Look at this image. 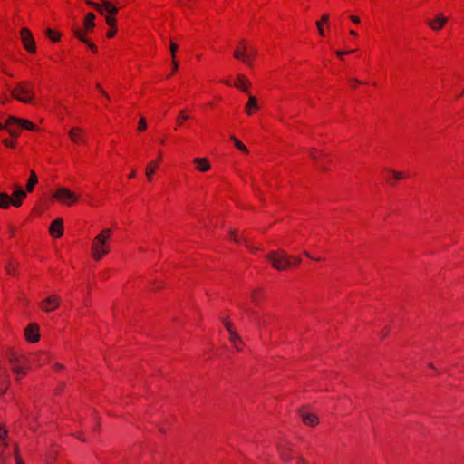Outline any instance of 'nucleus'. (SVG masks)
<instances>
[{"label": "nucleus", "instance_id": "nucleus-37", "mask_svg": "<svg viewBox=\"0 0 464 464\" xmlns=\"http://www.w3.org/2000/svg\"><path fill=\"white\" fill-rule=\"evenodd\" d=\"M353 52H354L353 50H349V51H337V52H336V54H337L339 57H343L344 54L352 53H353Z\"/></svg>", "mask_w": 464, "mask_h": 464}, {"label": "nucleus", "instance_id": "nucleus-43", "mask_svg": "<svg viewBox=\"0 0 464 464\" xmlns=\"http://www.w3.org/2000/svg\"><path fill=\"white\" fill-rule=\"evenodd\" d=\"M96 87L102 93V95H104L107 99L109 98L107 92L102 89V87L99 83L96 85Z\"/></svg>", "mask_w": 464, "mask_h": 464}, {"label": "nucleus", "instance_id": "nucleus-2", "mask_svg": "<svg viewBox=\"0 0 464 464\" xmlns=\"http://www.w3.org/2000/svg\"><path fill=\"white\" fill-rule=\"evenodd\" d=\"M110 237L111 229L105 228L94 237L92 246V255L95 260H101L105 255L109 253L107 240Z\"/></svg>", "mask_w": 464, "mask_h": 464}, {"label": "nucleus", "instance_id": "nucleus-18", "mask_svg": "<svg viewBox=\"0 0 464 464\" xmlns=\"http://www.w3.org/2000/svg\"><path fill=\"white\" fill-rule=\"evenodd\" d=\"M69 136L72 142L79 143V142H84L83 139V130L78 127L72 128L69 130Z\"/></svg>", "mask_w": 464, "mask_h": 464}, {"label": "nucleus", "instance_id": "nucleus-31", "mask_svg": "<svg viewBox=\"0 0 464 464\" xmlns=\"http://www.w3.org/2000/svg\"><path fill=\"white\" fill-rule=\"evenodd\" d=\"M113 14H110L106 16V23L107 24L111 27V28H115L116 26V20L115 18L112 16Z\"/></svg>", "mask_w": 464, "mask_h": 464}, {"label": "nucleus", "instance_id": "nucleus-56", "mask_svg": "<svg viewBox=\"0 0 464 464\" xmlns=\"http://www.w3.org/2000/svg\"><path fill=\"white\" fill-rule=\"evenodd\" d=\"M225 83H226L227 85H230V84H231V83H230L229 82H227V81H226V82H225Z\"/></svg>", "mask_w": 464, "mask_h": 464}, {"label": "nucleus", "instance_id": "nucleus-4", "mask_svg": "<svg viewBox=\"0 0 464 464\" xmlns=\"http://www.w3.org/2000/svg\"><path fill=\"white\" fill-rule=\"evenodd\" d=\"M241 47L236 48L234 51V57L242 60L248 66H252V60L257 54V51L249 47L245 40L240 42Z\"/></svg>", "mask_w": 464, "mask_h": 464}, {"label": "nucleus", "instance_id": "nucleus-11", "mask_svg": "<svg viewBox=\"0 0 464 464\" xmlns=\"http://www.w3.org/2000/svg\"><path fill=\"white\" fill-rule=\"evenodd\" d=\"M277 450L280 455V458L285 461L288 462L292 459L291 452L293 450V444L286 440H283L277 443Z\"/></svg>", "mask_w": 464, "mask_h": 464}, {"label": "nucleus", "instance_id": "nucleus-45", "mask_svg": "<svg viewBox=\"0 0 464 464\" xmlns=\"http://www.w3.org/2000/svg\"><path fill=\"white\" fill-rule=\"evenodd\" d=\"M231 235H232V239L235 241V242H239V238L235 235V232H231Z\"/></svg>", "mask_w": 464, "mask_h": 464}, {"label": "nucleus", "instance_id": "nucleus-41", "mask_svg": "<svg viewBox=\"0 0 464 464\" xmlns=\"http://www.w3.org/2000/svg\"><path fill=\"white\" fill-rule=\"evenodd\" d=\"M4 144L7 147H14V141H11V140H3Z\"/></svg>", "mask_w": 464, "mask_h": 464}, {"label": "nucleus", "instance_id": "nucleus-15", "mask_svg": "<svg viewBox=\"0 0 464 464\" xmlns=\"http://www.w3.org/2000/svg\"><path fill=\"white\" fill-rule=\"evenodd\" d=\"M448 19L442 14H437L435 19L427 20V24L434 31L440 30L447 23Z\"/></svg>", "mask_w": 464, "mask_h": 464}, {"label": "nucleus", "instance_id": "nucleus-16", "mask_svg": "<svg viewBox=\"0 0 464 464\" xmlns=\"http://www.w3.org/2000/svg\"><path fill=\"white\" fill-rule=\"evenodd\" d=\"M50 234L59 238L63 236V223L62 218H56L54 221L52 222L50 228H49Z\"/></svg>", "mask_w": 464, "mask_h": 464}, {"label": "nucleus", "instance_id": "nucleus-39", "mask_svg": "<svg viewBox=\"0 0 464 464\" xmlns=\"http://www.w3.org/2000/svg\"><path fill=\"white\" fill-rule=\"evenodd\" d=\"M252 300L257 304L258 301H259V296H258V294L256 291H255L253 294H252Z\"/></svg>", "mask_w": 464, "mask_h": 464}, {"label": "nucleus", "instance_id": "nucleus-35", "mask_svg": "<svg viewBox=\"0 0 464 464\" xmlns=\"http://www.w3.org/2000/svg\"><path fill=\"white\" fill-rule=\"evenodd\" d=\"M169 50L171 53L172 59H175V53L178 50V45L175 43L171 42L169 45Z\"/></svg>", "mask_w": 464, "mask_h": 464}, {"label": "nucleus", "instance_id": "nucleus-58", "mask_svg": "<svg viewBox=\"0 0 464 464\" xmlns=\"http://www.w3.org/2000/svg\"><path fill=\"white\" fill-rule=\"evenodd\" d=\"M57 368H62V365L56 364Z\"/></svg>", "mask_w": 464, "mask_h": 464}, {"label": "nucleus", "instance_id": "nucleus-30", "mask_svg": "<svg viewBox=\"0 0 464 464\" xmlns=\"http://www.w3.org/2000/svg\"><path fill=\"white\" fill-rule=\"evenodd\" d=\"M45 33L47 37L53 43H57L60 40L61 35L59 33L54 32L52 29H47Z\"/></svg>", "mask_w": 464, "mask_h": 464}, {"label": "nucleus", "instance_id": "nucleus-38", "mask_svg": "<svg viewBox=\"0 0 464 464\" xmlns=\"http://www.w3.org/2000/svg\"><path fill=\"white\" fill-rule=\"evenodd\" d=\"M223 324L227 331L232 330V324L228 320L223 319Z\"/></svg>", "mask_w": 464, "mask_h": 464}, {"label": "nucleus", "instance_id": "nucleus-6", "mask_svg": "<svg viewBox=\"0 0 464 464\" xmlns=\"http://www.w3.org/2000/svg\"><path fill=\"white\" fill-rule=\"evenodd\" d=\"M9 362L14 373L17 375L29 373V366L26 364L23 356L12 353L9 356Z\"/></svg>", "mask_w": 464, "mask_h": 464}, {"label": "nucleus", "instance_id": "nucleus-14", "mask_svg": "<svg viewBox=\"0 0 464 464\" xmlns=\"http://www.w3.org/2000/svg\"><path fill=\"white\" fill-rule=\"evenodd\" d=\"M24 334L27 341L36 343L40 339L39 326L36 324H30L24 330Z\"/></svg>", "mask_w": 464, "mask_h": 464}, {"label": "nucleus", "instance_id": "nucleus-9", "mask_svg": "<svg viewBox=\"0 0 464 464\" xmlns=\"http://www.w3.org/2000/svg\"><path fill=\"white\" fill-rule=\"evenodd\" d=\"M20 39L23 43L24 49L29 53H35L36 45L34 42V38L28 28H23L20 31Z\"/></svg>", "mask_w": 464, "mask_h": 464}, {"label": "nucleus", "instance_id": "nucleus-28", "mask_svg": "<svg viewBox=\"0 0 464 464\" xmlns=\"http://www.w3.org/2000/svg\"><path fill=\"white\" fill-rule=\"evenodd\" d=\"M4 129H6L11 136L17 137L19 134L18 127L16 124H8L7 121L5 122V125L4 126Z\"/></svg>", "mask_w": 464, "mask_h": 464}, {"label": "nucleus", "instance_id": "nucleus-21", "mask_svg": "<svg viewBox=\"0 0 464 464\" xmlns=\"http://www.w3.org/2000/svg\"><path fill=\"white\" fill-rule=\"evenodd\" d=\"M259 108L256 98L255 96L249 95L248 102L246 105V112L248 115H252L253 110H257Z\"/></svg>", "mask_w": 464, "mask_h": 464}, {"label": "nucleus", "instance_id": "nucleus-29", "mask_svg": "<svg viewBox=\"0 0 464 464\" xmlns=\"http://www.w3.org/2000/svg\"><path fill=\"white\" fill-rule=\"evenodd\" d=\"M230 139L234 142V145L236 146L237 149H238L239 150H241L245 153L248 152L247 148L238 139H237L233 135L230 136Z\"/></svg>", "mask_w": 464, "mask_h": 464}, {"label": "nucleus", "instance_id": "nucleus-10", "mask_svg": "<svg viewBox=\"0 0 464 464\" xmlns=\"http://www.w3.org/2000/svg\"><path fill=\"white\" fill-rule=\"evenodd\" d=\"M60 302V297L57 295H51L40 302L39 306L43 311L49 313L57 309Z\"/></svg>", "mask_w": 464, "mask_h": 464}, {"label": "nucleus", "instance_id": "nucleus-26", "mask_svg": "<svg viewBox=\"0 0 464 464\" xmlns=\"http://www.w3.org/2000/svg\"><path fill=\"white\" fill-rule=\"evenodd\" d=\"M228 332L230 342L233 343L234 346H237V343H243L241 337L238 335L237 332H235L233 329Z\"/></svg>", "mask_w": 464, "mask_h": 464}, {"label": "nucleus", "instance_id": "nucleus-20", "mask_svg": "<svg viewBox=\"0 0 464 464\" xmlns=\"http://www.w3.org/2000/svg\"><path fill=\"white\" fill-rule=\"evenodd\" d=\"M95 14L93 13H88L83 20V26L86 32H92L95 26L94 23Z\"/></svg>", "mask_w": 464, "mask_h": 464}, {"label": "nucleus", "instance_id": "nucleus-42", "mask_svg": "<svg viewBox=\"0 0 464 464\" xmlns=\"http://www.w3.org/2000/svg\"><path fill=\"white\" fill-rule=\"evenodd\" d=\"M179 68V63L175 59H172V71L175 72Z\"/></svg>", "mask_w": 464, "mask_h": 464}, {"label": "nucleus", "instance_id": "nucleus-46", "mask_svg": "<svg viewBox=\"0 0 464 464\" xmlns=\"http://www.w3.org/2000/svg\"><path fill=\"white\" fill-rule=\"evenodd\" d=\"M298 464H305V460L304 458H298Z\"/></svg>", "mask_w": 464, "mask_h": 464}, {"label": "nucleus", "instance_id": "nucleus-57", "mask_svg": "<svg viewBox=\"0 0 464 464\" xmlns=\"http://www.w3.org/2000/svg\"><path fill=\"white\" fill-rule=\"evenodd\" d=\"M1 129H4V125H2V124L0 123V130H1Z\"/></svg>", "mask_w": 464, "mask_h": 464}, {"label": "nucleus", "instance_id": "nucleus-34", "mask_svg": "<svg viewBox=\"0 0 464 464\" xmlns=\"http://www.w3.org/2000/svg\"><path fill=\"white\" fill-rule=\"evenodd\" d=\"M14 455L15 462L18 461V460H22L21 458H20L19 447H18L17 444L14 445Z\"/></svg>", "mask_w": 464, "mask_h": 464}, {"label": "nucleus", "instance_id": "nucleus-24", "mask_svg": "<svg viewBox=\"0 0 464 464\" xmlns=\"http://www.w3.org/2000/svg\"><path fill=\"white\" fill-rule=\"evenodd\" d=\"M7 436L8 430L0 424V440L2 442L4 450H6V448L8 447Z\"/></svg>", "mask_w": 464, "mask_h": 464}, {"label": "nucleus", "instance_id": "nucleus-36", "mask_svg": "<svg viewBox=\"0 0 464 464\" xmlns=\"http://www.w3.org/2000/svg\"><path fill=\"white\" fill-rule=\"evenodd\" d=\"M147 127L146 120L144 118H140L139 121V130H144Z\"/></svg>", "mask_w": 464, "mask_h": 464}, {"label": "nucleus", "instance_id": "nucleus-40", "mask_svg": "<svg viewBox=\"0 0 464 464\" xmlns=\"http://www.w3.org/2000/svg\"><path fill=\"white\" fill-rule=\"evenodd\" d=\"M116 34V29L115 28H111V30L107 33V36L109 38H111L115 35Z\"/></svg>", "mask_w": 464, "mask_h": 464}, {"label": "nucleus", "instance_id": "nucleus-3", "mask_svg": "<svg viewBox=\"0 0 464 464\" xmlns=\"http://www.w3.org/2000/svg\"><path fill=\"white\" fill-rule=\"evenodd\" d=\"M13 97L22 102L29 103L34 99V88L31 83L21 82L11 90Z\"/></svg>", "mask_w": 464, "mask_h": 464}, {"label": "nucleus", "instance_id": "nucleus-51", "mask_svg": "<svg viewBox=\"0 0 464 464\" xmlns=\"http://www.w3.org/2000/svg\"><path fill=\"white\" fill-rule=\"evenodd\" d=\"M5 389H6V387H2V388L0 389V394H1V393H3V392H5Z\"/></svg>", "mask_w": 464, "mask_h": 464}, {"label": "nucleus", "instance_id": "nucleus-55", "mask_svg": "<svg viewBox=\"0 0 464 464\" xmlns=\"http://www.w3.org/2000/svg\"><path fill=\"white\" fill-rule=\"evenodd\" d=\"M13 269L7 268V273L12 274Z\"/></svg>", "mask_w": 464, "mask_h": 464}, {"label": "nucleus", "instance_id": "nucleus-7", "mask_svg": "<svg viewBox=\"0 0 464 464\" xmlns=\"http://www.w3.org/2000/svg\"><path fill=\"white\" fill-rule=\"evenodd\" d=\"M86 4L97 10L101 14H104L105 13L116 14L118 13V7L109 0H101V3L86 0Z\"/></svg>", "mask_w": 464, "mask_h": 464}, {"label": "nucleus", "instance_id": "nucleus-12", "mask_svg": "<svg viewBox=\"0 0 464 464\" xmlns=\"http://www.w3.org/2000/svg\"><path fill=\"white\" fill-rule=\"evenodd\" d=\"M298 414L301 417L304 424L306 426L314 427L319 423V418L317 415L306 411L304 409H299Z\"/></svg>", "mask_w": 464, "mask_h": 464}, {"label": "nucleus", "instance_id": "nucleus-5", "mask_svg": "<svg viewBox=\"0 0 464 464\" xmlns=\"http://www.w3.org/2000/svg\"><path fill=\"white\" fill-rule=\"evenodd\" d=\"M14 196L16 198L15 199H12L7 193L1 192L0 193V208H8L12 204L14 207H19L22 204V199L26 197V192L24 191L21 188H18Z\"/></svg>", "mask_w": 464, "mask_h": 464}, {"label": "nucleus", "instance_id": "nucleus-47", "mask_svg": "<svg viewBox=\"0 0 464 464\" xmlns=\"http://www.w3.org/2000/svg\"><path fill=\"white\" fill-rule=\"evenodd\" d=\"M243 343H237V346H234L237 351H240L241 350V345Z\"/></svg>", "mask_w": 464, "mask_h": 464}, {"label": "nucleus", "instance_id": "nucleus-49", "mask_svg": "<svg viewBox=\"0 0 464 464\" xmlns=\"http://www.w3.org/2000/svg\"><path fill=\"white\" fill-rule=\"evenodd\" d=\"M350 34H351L352 35H354V36H355V35H357L356 32H355V31H353V30H351V31H350Z\"/></svg>", "mask_w": 464, "mask_h": 464}, {"label": "nucleus", "instance_id": "nucleus-13", "mask_svg": "<svg viewBox=\"0 0 464 464\" xmlns=\"http://www.w3.org/2000/svg\"><path fill=\"white\" fill-rule=\"evenodd\" d=\"M7 123L16 124L18 128H23L29 130H35V126L29 121L24 119L16 118L14 116H11L7 119Z\"/></svg>", "mask_w": 464, "mask_h": 464}, {"label": "nucleus", "instance_id": "nucleus-1", "mask_svg": "<svg viewBox=\"0 0 464 464\" xmlns=\"http://www.w3.org/2000/svg\"><path fill=\"white\" fill-rule=\"evenodd\" d=\"M266 259L271 263L275 269L279 271L285 270L301 262V258L290 256L283 250L271 251L266 255Z\"/></svg>", "mask_w": 464, "mask_h": 464}, {"label": "nucleus", "instance_id": "nucleus-59", "mask_svg": "<svg viewBox=\"0 0 464 464\" xmlns=\"http://www.w3.org/2000/svg\"><path fill=\"white\" fill-rule=\"evenodd\" d=\"M183 0H179V3H181Z\"/></svg>", "mask_w": 464, "mask_h": 464}, {"label": "nucleus", "instance_id": "nucleus-23", "mask_svg": "<svg viewBox=\"0 0 464 464\" xmlns=\"http://www.w3.org/2000/svg\"><path fill=\"white\" fill-rule=\"evenodd\" d=\"M37 182H38V179H37L35 172L34 170H31L30 178L28 179V182L26 185L27 191L32 192L34 186L37 184Z\"/></svg>", "mask_w": 464, "mask_h": 464}, {"label": "nucleus", "instance_id": "nucleus-54", "mask_svg": "<svg viewBox=\"0 0 464 464\" xmlns=\"http://www.w3.org/2000/svg\"><path fill=\"white\" fill-rule=\"evenodd\" d=\"M15 464H24V463L23 462V460H18L15 462Z\"/></svg>", "mask_w": 464, "mask_h": 464}, {"label": "nucleus", "instance_id": "nucleus-53", "mask_svg": "<svg viewBox=\"0 0 464 464\" xmlns=\"http://www.w3.org/2000/svg\"><path fill=\"white\" fill-rule=\"evenodd\" d=\"M304 255H305L307 257L311 258V256H310V254H309L308 252H304Z\"/></svg>", "mask_w": 464, "mask_h": 464}, {"label": "nucleus", "instance_id": "nucleus-27", "mask_svg": "<svg viewBox=\"0 0 464 464\" xmlns=\"http://www.w3.org/2000/svg\"><path fill=\"white\" fill-rule=\"evenodd\" d=\"M328 20H329V16H328V14H324V15L322 16V20H321V21L316 22V27H317V29H318L319 34H320V35H322V36H324V28H323V26H324V24H323V23H327V22H328Z\"/></svg>", "mask_w": 464, "mask_h": 464}, {"label": "nucleus", "instance_id": "nucleus-25", "mask_svg": "<svg viewBox=\"0 0 464 464\" xmlns=\"http://www.w3.org/2000/svg\"><path fill=\"white\" fill-rule=\"evenodd\" d=\"M158 167V161L150 162L146 168V177L148 180H151L155 169Z\"/></svg>", "mask_w": 464, "mask_h": 464}, {"label": "nucleus", "instance_id": "nucleus-19", "mask_svg": "<svg viewBox=\"0 0 464 464\" xmlns=\"http://www.w3.org/2000/svg\"><path fill=\"white\" fill-rule=\"evenodd\" d=\"M193 162L195 163L197 169L201 172H206L211 168L208 160L206 158H195Z\"/></svg>", "mask_w": 464, "mask_h": 464}, {"label": "nucleus", "instance_id": "nucleus-50", "mask_svg": "<svg viewBox=\"0 0 464 464\" xmlns=\"http://www.w3.org/2000/svg\"><path fill=\"white\" fill-rule=\"evenodd\" d=\"M310 156H311L312 158H314V159L316 158V154H315V153H314V152H311V153H310Z\"/></svg>", "mask_w": 464, "mask_h": 464}, {"label": "nucleus", "instance_id": "nucleus-44", "mask_svg": "<svg viewBox=\"0 0 464 464\" xmlns=\"http://www.w3.org/2000/svg\"><path fill=\"white\" fill-rule=\"evenodd\" d=\"M350 19L355 23V24H359L360 23V18L358 16H355V15H351L350 16Z\"/></svg>", "mask_w": 464, "mask_h": 464}, {"label": "nucleus", "instance_id": "nucleus-17", "mask_svg": "<svg viewBox=\"0 0 464 464\" xmlns=\"http://www.w3.org/2000/svg\"><path fill=\"white\" fill-rule=\"evenodd\" d=\"M73 34L82 43L86 44L93 53L97 52V46L89 41V39L84 35L83 32L81 29L73 28Z\"/></svg>", "mask_w": 464, "mask_h": 464}, {"label": "nucleus", "instance_id": "nucleus-48", "mask_svg": "<svg viewBox=\"0 0 464 464\" xmlns=\"http://www.w3.org/2000/svg\"><path fill=\"white\" fill-rule=\"evenodd\" d=\"M135 176H136V171L133 169V170L130 172V176H129V177H130V179H132V178H134Z\"/></svg>", "mask_w": 464, "mask_h": 464}, {"label": "nucleus", "instance_id": "nucleus-52", "mask_svg": "<svg viewBox=\"0 0 464 464\" xmlns=\"http://www.w3.org/2000/svg\"><path fill=\"white\" fill-rule=\"evenodd\" d=\"M352 81H353V82H354L355 83H360V82H360L359 80H357V79H353V80H352Z\"/></svg>", "mask_w": 464, "mask_h": 464}, {"label": "nucleus", "instance_id": "nucleus-8", "mask_svg": "<svg viewBox=\"0 0 464 464\" xmlns=\"http://www.w3.org/2000/svg\"><path fill=\"white\" fill-rule=\"evenodd\" d=\"M53 197L66 205H71L78 200V197L66 188H59Z\"/></svg>", "mask_w": 464, "mask_h": 464}, {"label": "nucleus", "instance_id": "nucleus-33", "mask_svg": "<svg viewBox=\"0 0 464 464\" xmlns=\"http://www.w3.org/2000/svg\"><path fill=\"white\" fill-rule=\"evenodd\" d=\"M390 173L392 174L393 178L397 180H400L401 179H403L405 176L403 175L402 172H399V171H393V170H391V169H387Z\"/></svg>", "mask_w": 464, "mask_h": 464}, {"label": "nucleus", "instance_id": "nucleus-22", "mask_svg": "<svg viewBox=\"0 0 464 464\" xmlns=\"http://www.w3.org/2000/svg\"><path fill=\"white\" fill-rule=\"evenodd\" d=\"M250 82L242 74L237 76V82L235 84L237 88L241 89L243 92H248V86Z\"/></svg>", "mask_w": 464, "mask_h": 464}, {"label": "nucleus", "instance_id": "nucleus-32", "mask_svg": "<svg viewBox=\"0 0 464 464\" xmlns=\"http://www.w3.org/2000/svg\"><path fill=\"white\" fill-rule=\"evenodd\" d=\"M188 118H189V116L185 113V111H181L179 113V116L177 119V122H178V124L180 125L183 121H186Z\"/></svg>", "mask_w": 464, "mask_h": 464}]
</instances>
